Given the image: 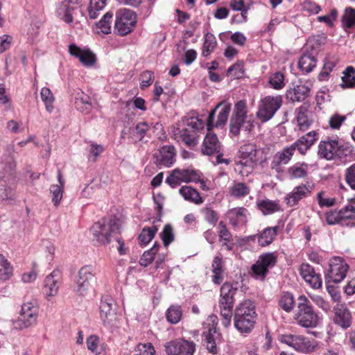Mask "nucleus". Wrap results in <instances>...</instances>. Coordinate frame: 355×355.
I'll use <instances>...</instances> for the list:
<instances>
[{
    "label": "nucleus",
    "mask_w": 355,
    "mask_h": 355,
    "mask_svg": "<svg viewBox=\"0 0 355 355\" xmlns=\"http://www.w3.org/2000/svg\"><path fill=\"white\" fill-rule=\"evenodd\" d=\"M161 239L164 246L167 247L174 240V234L173 227L171 224L164 226L162 232L160 233Z\"/></svg>",
    "instance_id": "52"
},
{
    "label": "nucleus",
    "mask_w": 355,
    "mask_h": 355,
    "mask_svg": "<svg viewBox=\"0 0 355 355\" xmlns=\"http://www.w3.org/2000/svg\"><path fill=\"white\" fill-rule=\"evenodd\" d=\"M324 193L323 191H320L317 194V200L318 202L321 207H332L336 203V199L334 198H324Z\"/></svg>",
    "instance_id": "63"
},
{
    "label": "nucleus",
    "mask_w": 355,
    "mask_h": 355,
    "mask_svg": "<svg viewBox=\"0 0 355 355\" xmlns=\"http://www.w3.org/2000/svg\"><path fill=\"white\" fill-rule=\"evenodd\" d=\"M283 104V98L280 95L267 96L261 98L257 105V118L266 123L273 118L276 112Z\"/></svg>",
    "instance_id": "5"
},
{
    "label": "nucleus",
    "mask_w": 355,
    "mask_h": 355,
    "mask_svg": "<svg viewBox=\"0 0 355 355\" xmlns=\"http://www.w3.org/2000/svg\"><path fill=\"white\" fill-rule=\"evenodd\" d=\"M318 133L313 130L309 132L304 135L300 137L297 141L292 144L295 150H297L301 155H304L310 148L318 139Z\"/></svg>",
    "instance_id": "19"
},
{
    "label": "nucleus",
    "mask_w": 355,
    "mask_h": 355,
    "mask_svg": "<svg viewBox=\"0 0 355 355\" xmlns=\"http://www.w3.org/2000/svg\"><path fill=\"white\" fill-rule=\"evenodd\" d=\"M281 341L297 352L304 354H311L318 349V344L315 340L301 335H283Z\"/></svg>",
    "instance_id": "8"
},
{
    "label": "nucleus",
    "mask_w": 355,
    "mask_h": 355,
    "mask_svg": "<svg viewBox=\"0 0 355 355\" xmlns=\"http://www.w3.org/2000/svg\"><path fill=\"white\" fill-rule=\"evenodd\" d=\"M167 355H193L196 344L185 339H175L164 343Z\"/></svg>",
    "instance_id": "12"
},
{
    "label": "nucleus",
    "mask_w": 355,
    "mask_h": 355,
    "mask_svg": "<svg viewBox=\"0 0 355 355\" xmlns=\"http://www.w3.org/2000/svg\"><path fill=\"white\" fill-rule=\"evenodd\" d=\"M137 24V15L135 12L128 9H121L116 13L114 32L124 36L132 31Z\"/></svg>",
    "instance_id": "9"
},
{
    "label": "nucleus",
    "mask_w": 355,
    "mask_h": 355,
    "mask_svg": "<svg viewBox=\"0 0 355 355\" xmlns=\"http://www.w3.org/2000/svg\"><path fill=\"white\" fill-rule=\"evenodd\" d=\"M279 306L287 313H290L294 307V297L290 293H284L279 300Z\"/></svg>",
    "instance_id": "44"
},
{
    "label": "nucleus",
    "mask_w": 355,
    "mask_h": 355,
    "mask_svg": "<svg viewBox=\"0 0 355 355\" xmlns=\"http://www.w3.org/2000/svg\"><path fill=\"white\" fill-rule=\"evenodd\" d=\"M64 188L58 184H53L50 187V193L52 194V202L55 207H58L62 198Z\"/></svg>",
    "instance_id": "55"
},
{
    "label": "nucleus",
    "mask_w": 355,
    "mask_h": 355,
    "mask_svg": "<svg viewBox=\"0 0 355 355\" xmlns=\"http://www.w3.org/2000/svg\"><path fill=\"white\" fill-rule=\"evenodd\" d=\"M336 150V157L340 159L353 154V146L347 142L337 140Z\"/></svg>",
    "instance_id": "48"
},
{
    "label": "nucleus",
    "mask_w": 355,
    "mask_h": 355,
    "mask_svg": "<svg viewBox=\"0 0 355 355\" xmlns=\"http://www.w3.org/2000/svg\"><path fill=\"white\" fill-rule=\"evenodd\" d=\"M90 232L92 241L97 245H107L120 232L119 220L116 217L103 218L92 226Z\"/></svg>",
    "instance_id": "1"
},
{
    "label": "nucleus",
    "mask_w": 355,
    "mask_h": 355,
    "mask_svg": "<svg viewBox=\"0 0 355 355\" xmlns=\"http://www.w3.org/2000/svg\"><path fill=\"white\" fill-rule=\"evenodd\" d=\"M175 172H178L176 175L178 176L180 180L182 182H197L200 180L199 173L192 169H174Z\"/></svg>",
    "instance_id": "34"
},
{
    "label": "nucleus",
    "mask_w": 355,
    "mask_h": 355,
    "mask_svg": "<svg viewBox=\"0 0 355 355\" xmlns=\"http://www.w3.org/2000/svg\"><path fill=\"white\" fill-rule=\"evenodd\" d=\"M73 9L74 8L73 6H71L62 1L57 8V14L66 23L70 24L73 21L71 12Z\"/></svg>",
    "instance_id": "35"
},
{
    "label": "nucleus",
    "mask_w": 355,
    "mask_h": 355,
    "mask_svg": "<svg viewBox=\"0 0 355 355\" xmlns=\"http://www.w3.org/2000/svg\"><path fill=\"white\" fill-rule=\"evenodd\" d=\"M279 226L266 227L263 232L258 236V243L262 246H268L271 244L277 235Z\"/></svg>",
    "instance_id": "31"
},
{
    "label": "nucleus",
    "mask_w": 355,
    "mask_h": 355,
    "mask_svg": "<svg viewBox=\"0 0 355 355\" xmlns=\"http://www.w3.org/2000/svg\"><path fill=\"white\" fill-rule=\"evenodd\" d=\"M221 151V145L216 134L209 131L206 135L202 148L204 155H211L214 153H219Z\"/></svg>",
    "instance_id": "25"
},
{
    "label": "nucleus",
    "mask_w": 355,
    "mask_h": 355,
    "mask_svg": "<svg viewBox=\"0 0 355 355\" xmlns=\"http://www.w3.org/2000/svg\"><path fill=\"white\" fill-rule=\"evenodd\" d=\"M329 271L326 275L328 282L339 283L345 279L348 270L347 263L340 257H335L329 263Z\"/></svg>",
    "instance_id": "15"
},
{
    "label": "nucleus",
    "mask_w": 355,
    "mask_h": 355,
    "mask_svg": "<svg viewBox=\"0 0 355 355\" xmlns=\"http://www.w3.org/2000/svg\"><path fill=\"white\" fill-rule=\"evenodd\" d=\"M341 219H350L355 215V207L352 205H347L339 211Z\"/></svg>",
    "instance_id": "64"
},
{
    "label": "nucleus",
    "mask_w": 355,
    "mask_h": 355,
    "mask_svg": "<svg viewBox=\"0 0 355 355\" xmlns=\"http://www.w3.org/2000/svg\"><path fill=\"white\" fill-rule=\"evenodd\" d=\"M243 62L238 61L232 65L227 69V74L232 76L234 78H240L243 73Z\"/></svg>",
    "instance_id": "60"
},
{
    "label": "nucleus",
    "mask_w": 355,
    "mask_h": 355,
    "mask_svg": "<svg viewBox=\"0 0 355 355\" xmlns=\"http://www.w3.org/2000/svg\"><path fill=\"white\" fill-rule=\"evenodd\" d=\"M312 189L304 184L295 187L293 191L288 193L285 198L287 205L290 207L296 205L300 200L309 195Z\"/></svg>",
    "instance_id": "23"
},
{
    "label": "nucleus",
    "mask_w": 355,
    "mask_h": 355,
    "mask_svg": "<svg viewBox=\"0 0 355 355\" xmlns=\"http://www.w3.org/2000/svg\"><path fill=\"white\" fill-rule=\"evenodd\" d=\"M182 316V310L180 305H171L167 310L166 317L171 324L178 323Z\"/></svg>",
    "instance_id": "39"
},
{
    "label": "nucleus",
    "mask_w": 355,
    "mask_h": 355,
    "mask_svg": "<svg viewBox=\"0 0 355 355\" xmlns=\"http://www.w3.org/2000/svg\"><path fill=\"white\" fill-rule=\"evenodd\" d=\"M311 89L305 85H297L293 88L287 90L286 97L290 101L302 102L306 100L310 95Z\"/></svg>",
    "instance_id": "24"
},
{
    "label": "nucleus",
    "mask_w": 355,
    "mask_h": 355,
    "mask_svg": "<svg viewBox=\"0 0 355 355\" xmlns=\"http://www.w3.org/2000/svg\"><path fill=\"white\" fill-rule=\"evenodd\" d=\"M327 37L324 35H317L309 37L304 46L305 51L318 55L321 46L326 43Z\"/></svg>",
    "instance_id": "28"
},
{
    "label": "nucleus",
    "mask_w": 355,
    "mask_h": 355,
    "mask_svg": "<svg viewBox=\"0 0 355 355\" xmlns=\"http://www.w3.org/2000/svg\"><path fill=\"white\" fill-rule=\"evenodd\" d=\"M216 40L214 35L207 33L205 36V41L202 46V55L204 57H207L216 47Z\"/></svg>",
    "instance_id": "40"
},
{
    "label": "nucleus",
    "mask_w": 355,
    "mask_h": 355,
    "mask_svg": "<svg viewBox=\"0 0 355 355\" xmlns=\"http://www.w3.org/2000/svg\"><path fill=\"white\" fill-rule=\"evenodd\" d=\"M201 212L204 216V218L210 225L215 226L218 220V216L216 211L210 207H204L201 209Z\"/></svg>",
    "instance_id": "56"
},
{
    "label": "nucleus",
    "mask_w": 355,
    "mask_h": 355,
    "mask_svg": "<svg viewBox=\"0 0 355 355\" xmlns=\"http://www.w3.org/2000/svg\"><path fill=\"white\" fill-rule=\"evenodd\" d=\"M336 139L322 140L318 145V154L321 158H324L327 160L334 159L336 157Z\"/></svg>",
    "instance_id": "22"
},
{
    "label": "nucleus",
    "mask_w": 355,
    "mask_h": 355,
    "mask_svg": "<svg viewBox=\"0 0 355 355\" xmlns=\"http://www.w3.org/2000/svg\"><path fill=\"white\" fill-rule=\"evenodd\" d=\"M297 300L294 319L302 327L315 328L319 324V316L314 311L310 301L304 295L299 296Z\"/></svg>",
    "instance_id": "3"
},
{
    "label": "nucleus",
    "mask_w": 355,
    "mask_h": 355,
    "mask_svg": "<svg viewBox=\"0 0 355 355\" xmlns=\"http://www.w3.org/2000/svg\"><path fill=\"white\" fill-rule=\"evenodd\" d=\"M231 104L225 101L218 103L216 107L209 113L207 119V130L211 131L214 126L223 125L227 121Z\"/></svg>",
    "instance_id": "11"
},
{
    "label": "nucleus",
    "mask_w": 355,
    "mask_h": 355,
    "mask_svg": "<svg viewBox=\"0 0 355 355\" xmlns=\"http://www.w3.org/2000/svg\"><path fill=\"white\" fill-rule=\"evenodd\" d=\"M186 127L179 130V138L190 148L198 144V131L202 128L203 122L197 117L187 119Z\"/></svg>",
    "instance_id": "7"
},
{
    "label": "nucleus",
    "mask_w": 355,
    "mask_h": 355,
    "mask_svg": "<svg viewBox=\"0 0 355 355\" xmlns=\"http://www.w3.org/2000/svg\"><path fill=\"white\" fill-rule=\"evenodd\" d=\"M344 76L342 77V88H348L355 87V68L349 66L343 71Z\"/></svg>",
    "instance_id": "37"
},
{
    "label": "nucleus",
    "mask_w": 355,
    "mask_h": 355,
    "mask_svg": "<svg viewBox=\"0 0 355 355\" xmlns=\"http://www.w3.org/2000/svg\"><path fill=\"white\" fill-rule=\"evenodd\" d=\"M250 189L243 182L234 184L230 189V194L236 198H241L248 195Z\"/></svg>",
    "instance_id": "50"
},
{
    "label": "nucleus",
    "mask_w": 355,
    "mask_h": 355,
    "mask_svg": "<svg viewBox=\"0 0 355 355\" xmlns=\"http://www.w3.org/2000/svg\"><path fill=\"white\" fill-rule=\"evenodd\" d=\"M247 118V107L244 101H239L235 104L232 115L230 121V132L234 136L239 135Z\"/></svg>",
    "instance_id": "13"
},
{
    "label": "nucleus",
    "mask_w": 355,
    "mask_h": 355,
    "mask_svg": "<svg viewBox=\"0 0 355 355\" xmlns=\"http://www.w3.org/2000/svg\"><path fill=\"white\" fill-rule=\"evenodd\" d=\"M95 282L94 269L91 266H85L78 271L76 292L78 295L85 296L92 288Z\"/></svg>",
    "instance_id": "10"
},
{
    "label": "nucleus",
    "mask_w": 355,
    "mask_h": 355,
    "mask_svg": "<svg viewBox=\"0 0 355 355\" xmlns=\"http://www.w3.org/2000/svg\"><path fill=\"white\" fill-rule=\"evenodd\" d=\"M295 151V150L291 144L277 152L272 157L271 168L277 173L281 172L282 165L287 164L291 161Z\"/></svg>",
    "instance_id": "18"
},
{
    "label": "nucleus",
    "mask_w": 355,
    "mask_h": 355,
    "mask_svg": "<svg viewBox=\"0 0 355 355\" xmlns=\"http://www.w3.org/2000/svg\"><path fill=\"white\" fill-rule=\"evenodd\" d=\"M258 261L268 270L270 268H272L276 265L277 258L273 252H267L261 254Z\"/></svg>",
    "instance_id": "49"
},
{
    "label": "nucleus",
    "mask_w": 355,
    "mask_h": 355,
    "mask_svg": "<svg viewBox=\"0 0 355 355\" xmlns=\"http://www.w3.org/2000/svg\"><path fill=\"white\" fill-rule=\"evenodd\" d=\"M316 64V55L314 53H310L306 51L301 55L298 61L300 69L306 73L312 71L315 67Z\"/></svg>",
    "instance_id": "26"
},
{
    "label": "nucleus",
    "mask_w": 355,
    "mask_h": 355,
    "mask_svg": "<svg viewBox=\"0 0 355 355\" xmlns=\"http://www.w3.org/2000/svg\"><path fill=\"white\" fill-rule=\"evenodd\" d=\"M154 80V74L153 71H145L141 74V89H144L150 86Z\"/></svg>",
    "instance_id": "62"
},
{
    "label": "nucleus",
    "mask_w": 355,
    "mask_h": 355,
    "mask_svg": "<svg viewBox=\"0 0 355 355\" xmlns=\"http://www.w3.org/2000/svg\"><path fill=\"white\" fill-rule=\"evenodd\" d=\"M332 321L334 324L347 330L353 322V315L350 309L345 304H337L333 308Z\"/></svg>",
    "instance_id": "14"
},
{
    "label": "nucleus",
    "mask_w": 355,
    "mask_h": 355,
    "mask_svg": "<svg viewBox=\"0 0 355 355\" xmlns=\"http://www.w3.org/2000/svg\"><path fill=\"white\" fill-rule=\"evenodd\" d=\"M38 317V307L32 302H27L21 306L19 317L20 328H28L36 324Z\"/></svg>",
    "instance_id": "16"
},
{
    "label": "nucleus",
    "mask_w": 355,
    "mask_h": 355,
    "mask_svg": "<svg viewBox=\"0 0 355 355\" xmlns=\"http://www.w3.org/2000/svg\"><path fill=\"white\" fill-rule=\"evenodd\" d=\"M284 76L282 73L278 71L273 73L270 79L269 83L275 89H279L284 87Z\"/></svg>",
    "instance_id": "58"
},
{
    "label": "nucleus",
    "mask_w": 355,
    "mask_h": 355,
    "mask_svg": "<svg viewBox=\"0 0 355 355\" xmlns=\"http://www.w3.org/2000/svg\"><path fill=\"white\" fill-rule=\"evenodd\" d=\"M155 353V350L152 343H139L134 355H154Z\"/></svg>",
    "instance_id": "54"
},
{
    "label": "nucleus",
    "mask_w": 355,
    "mask_h": 355,
    "mask_svg": "<svg viewBox=\"0 0 355 355\" xmlns=\"http://www.w3.org/2000/svg\"><path fill=\"white\" fill-rule=\"evenodd\" d=\"M179 193L186 200L193 202L196 204H201L202 198L199 192L191 187L184 186L179 189Z\"/></svg>",
    "instance_id": "33"
},
{
    "label": "nucleus",
    "mask_w": 355,
    "mask_h": 355,
    "mask_svg": "<svg viewBox=\"0 0 355 355\" xmlns=\"http://www.w3.org/2000/svg\"><path fill=\"white\" fill-rule=\"evenodd\" d=\"M239 153L243 159L250 161L252 164H256L258 162L257 157V149L254 144H245L240 147Z\"/></svg>",
    "instance_id": "30"
},
{
    "label": "nucleus",
    "mask_w": 355,
    "mask_h": 355,
    "mask_svg": "<svg viewBox=\"0 0 355 355\" xmlns=\"http://www.w3.org/2000/svg\"><path fill=\"white\" fill-rule=\"evenodd\" d=\"M288 173L291 178H304L307 176V164L301 166L294 165L288 169Z\"/></svg>",
    "instance_id": "51"
},
{
    "label": "nucleus",
    "mask_w": 355,
    "mask_h": 355,
    "mask_svg": "<svg viewBox=\"0 0 355 355\" xmlns=\"http://www.w3.org/2000/svg\"><path fill=\"white\" fill-rule=\"evenodd\" d=\"M74 103L76 108L81 112L88 113L92 108L90 97L81 91L77 93Z\"/></svg>",
    "instance_id": "29"
},
{
    "label": "nucleus",
    "mask_w": 355,
    "mask_h": 355,
    "mask_svg": "<svg viewBox=\"0 0 355 355\" xmlns=\"http://www.w3.org/2000/svg\"><path fill=\"white\" fill-rule=\"evenodd\" d=\"M220 335L215 328L209 329V331L205 334V341L207 350L213 354H216L218 352L217 345L220 342Z\"/></svg>",
    "instance_id": "27"
},
{
    "label": "nucleus",
    "mask_w": 355,
    "mask_h": 355,
    "mask_svg": "<svg viewBox=\"0 0 355 355\" xmlns=\"http://www.w3.org/2000/svg\"><path fill=\"white\" fill-rule=\"evenodd\" d=\"M60 273L59 270H53L44 280V292L46 298L50 300V297L57 295L60 287L59 280Z\"/></svg>",
    "instance_id": "21"
},
{
    "label": "nucleus",
    "mask_w": 355,
    "mask_h": 355,
    "mask_svg": "<svg viewBox=\"0 0 355 355\" xmlns=\"http://www.w3.org/2000/svg\"><path fill=\"white\" fill-rule=\"evenodd\" d=\"M300 272L302 278L312 288H319L322 286V279L320 274L316 273L313 268L309 263H302L300 268Z\"/></svg>",
    "instance_id": "20"
},
{
    "label": "nucleus",
    "mask_w": 355,
    "mask_h": 355,
    "mask_svg": "<svg viewBox=\"0 0 355 355\" xmlns=\"http://www.w3.org/2000/svg\"><path fill=\"white\" fill-rule=\"evenodd\" d=\"M85 66H92L96 62V55L89 50L83 51L79 58Z\"/></svg>",
    "instance_id": "61"
},
{
    "label": "nucleus",
    "mask_w": 355,
    "mask_h": 355,
    "mask_svg": "<svg viewBox=\"0 0 355 355\" xmlns=\"http://www.w3.org/2000/svg\"><path fill=\"white\" fill-rule=\"evenodd\" d=\"M307 112L308 109L304 105H301L297 110L296 119L301 131H306L312 123V121L308 117Z\"/></svg>",
    "instance_id": "32"
},
{
    "label": "nucleus",
    "mask_w": 355,
    "mask_h": 355,
    "mask_svg": "<svg viewBox=\"0 0 355 355\" xmlns=\"http://www.w3.org/2000/svg\"><path fill=\"white\" fill-rule=\"evenodd\" d=\"M159 245L155 242L153 246L148 250L144 252L140 260L139 263L144 266H148L154 260L155 254L158 252Z\"/></svg>",
    "instance_id": "42"
},
{
    "label": "nucleus",
    "mask_w": 355,
    "mask_h": 355,
    "mask_svg": "<svg viewBox=\"0 0 355 355\" xmlns=\"http://www.w3.org/2000/svg\"><path fill=\"white\" fill-rule=\"evenodd\" d=\"M157 232L156 226L144 227L138 239L141 243L147 244L154 238Z\"/></svg>",
    "instance_id": "46"
},
{
    "label": "nucleus",
    "mask_w": 355,
    "mask_h": 355,
    "mask_svg": "<svg viewBox=\"0 0 355 355\" xmlns=\"http://www.w3.org/2000/svg\"><path fill=\"white\" fill-rule=\"evenodd\" d=\"M345 179L349 187L355 190V164L351 165L345 170Z\"/></svg>",
    "instance_id": "59"
},
{
    "label": "nucleus",
    "mask_w": 355,
    "mask_h": 355,
    "mask_svg": "<svg viewBox=\"0 0 355 355\" xmlns=\"http://www.w3.org/2000/svg\"><path fill=\"white\" fill-rule=\"evenodd\" d=\"M251 270L254 276L261 280H263L268 272L267 268L261 264L258 260L252 266Z\"/></svg>",
    "instance_id": "57"
},
{
    "label": "nucleus",
    "mask_w": 355,
    "mask_h": 355,
    "mask_svg": "<svg viewBox=\"0 0 355 355\" xmlns=\"http://www.w3.org/2000/svg\"><path fill=\"white\" fill-rule=\"evenodd\" d=\"M13 275V268L7 259L0 254V280H8Z\"/></svg>",
    "instance_id": "36"
},
{
    "label": "nucleus",
    "mask_w": 355,
    "mask_h": 355,
    "mask_svg": "<svg viewBox=\"0 0 355 355\" xmlns=\"http://www.w3.org/2000/svg\"><path fill=\"white\" fill-rule=\"evenodd\" d=\"M112 13L108 12L105 13L103 18L96 23V27L103 33L108 34L111 32V19L112 18Z\"/></svg>",
    "instance_id": "47"
},
{
    "label": "nucleus",
    "mask_w": 355,
    "mask_h": 355,
    "mask_svg": "<svg viewBox=\"0 0 355 355\" xmlns=\"http://www.w3.org/2000/svg\"><path fill=\"white\" fill-rule=\"evenodd\" d=\"M150 130V126L146 122H140L130 130V134L135 137L136 141H142Z\"/></svg>",
    "instance_id": "41"
},
{
    "label": "nucleus",
    "mask_w": 355,
    "mask_h": 355,
    "mask_svg": "<svg viewBox=\"0 0 355 355\" xmlns=\"http://www.w3.org/2000/svg\"><path fill=\"white\" fill-rule=\"evenodd\" d=\"M257 317L254 302L245 300L235 309L234 326L241 333H250L254 327Z\"/></svg>",
    "instance_id": "2"
},
{
    "label": "nucleus",
    "mask_w": 355,
    "mask_h": 355,
    "mask_svg": "<svg viewBox=\"0 0 355 355\" xmlns=\"http://www.w3.org/2000/svg\"><path fill=\"white\" fill-rule=\"evenodd\" d=\"M258 207L265 215L279 211V209L278 205L270 200H263L258 203Z\"/></svg>",
    "instance_id": "53"
},
{
    "label": "nucleus",
    "mask_w": 355,
    "mask_h": 355,
    "mask_svg": "<svg viewBox=\"0 0 355 355\" xmlns=\"http://www.w3.org/2000/svg\"><path fill=\"white\" fill-rule=\"evenodd\" d=\"M237 283L225 282L220 290L219 307L220 315L223 318L225 326L230 322L234 304V295L238 291Z\"/></svg>",
    "instance_id": "4"
},
{
    "label": "nucleus",
    "mask_w": 355,
    "mask_h": 355,
    "mask_svg": "<svg viewBox=\"0 0 355 355\" xmlns=\"http://www.w3.org/2000/svg\"><path fill=\"white\" fill-rule=\"evenodd\" d=\"M343 26L345 28H352L355 26V9L348 7L345 10L342 16Z\"/></svg>",
    "instance_id": "43"
},
{
    "label": "nucleus",
    "mask_w": 355,
    "mask_h": 355,
    "mask_svg": "<svg viewBox=\"0 0 355 355\" xmlns=\"http://www.w3.org/2000/svg\"><path fill=\"white\" fill-rule=\"evenodd\" d=\"M99 309L100 318L103 325L110 329L118 327L119 318L114 299L109 295L103 296Z\"/></svg>",
    "instance_id": "6"
},
{
    "label": "nucleus",
    "mask_w": 355,
    "mask_h": 355,
    "mask_svg": "<svg viewBox=\"0 0 355 355\" xmlns=\"http://www.w3.org/2000/svg\"><path fill=\"white\" fill-rule=\"evenodd\" d=\"M337 59L336 58L330 55H327L324 60L322 70L319 73V79L322 80L327 78L329 73L335 67Z\"/></svg>",
    "instance_id": "38"
},
{
    "label": "nucleus",
    "mask_w": 355,
    "mask_h": 355,
    "mask_svg": "<svg viewBox=\"0 0 355 355\" xmlns=\"http://www.w3.org/2000/svg\"><path fill=\"white\" fill-rule=\"evenodd\" d=\"M175 149L173 146H164L153 155L154 164L159 168L170 167L174 162Z\"/></svg>",
    "instance_id": "17"
},
{
    "label": "nucleus",
    "mask_w": 355,
    "mask_h": 355,
    "mask_svg": "<svg viewBox=\"0 0 355 355\" xmlns=\"http://www.w3.org/2000/svg\"><path fill=\"white\" fill-rule=\"evenodd\" d=\"M40 96L42 101L45 105L46 110L49 112H51L53 109V103L55 101V98L50 89L48 87L42 88Z\"/></svg>",
    "instance_id": "45"
}]
</instances>
